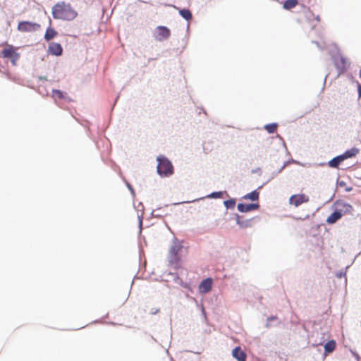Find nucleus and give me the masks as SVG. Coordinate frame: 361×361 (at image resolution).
Instances as JSON below:
<instances>
[{"instance_id": "9", "label": "nucleus", "mask_w": 361, "mask_h": 361, "mask_svg": "<svg viewBox=\"0 0 361 361\" xmlns=\"http://www.w3.org/2000/svg\"><path fill=\"white\" fill-rule=\"evenodd\" d=\"M238 211L240 212H248L253 210H257L259 207V204L258 203H252V204H243L239 203L237 206Z\"/></svg>"}, {"instance_id": "25", "label": "nucleus", "mask_w": 361, "mask_h": 361, "mask_svg": "<svg viewBox=\"0 0 361 361\" xmlns=\"http://www.w3.org/2000/svg\"><path fill=\"white\" fill-rule=\"evenodd\" d=\"M235 203V201L233 200H229L224 201V205L227 208H233V207H234Z\"/></svg>"}, {"instance_id": "14", "label": "nucleus", "mask_w": 361, "mask_h": 361, "mask_svg": "<svg viewBox=\"0 0 361 361\" xmlns=\"http://www.w3.org/2000/svg\"><path fill=\"white\" fill-rule=\"evenodd\" d=\"M236 222L241 228H247L252 226V219H245L240 216H237Z\"/></svg>"}, {"instance_id": "17", "label": "nucleus", "mask_w": 361, "mask_h": 361, "mask_svg": "<svg viewBox=\"0 0 361 361\" xmlns=\"http://www.w3.org/2000/svg\"><path fill=\"white\" fill-rule=\"evenodd\" d=\"M56 35H57V32L53 27H49L46 30V32L44 35V39L47 41H49V40L54 39Z\"/></svg>"}, {"instance_id": "24", "label": "nucleus", "mask_w": 361, "mask_h": 361, "mask_svg": "<svg viewBox=\"0 0 361 361\" xmlns=\"http://www.w3.org/2000/svg\"><path fill=\"white\" fill-rule=\"evenodd\" d=\"M306 16L307 18H308L309 19H310L311 18H313L314 19H315L317 22H319L320 21V16H314V13L311 11H308L307 13H306Z\"/></svg>"}, {"instance_id": "28", "label": "nucleus", "mask_w": 361, "mask_h": 361, "mask_svg": "<svg viewBox=\"0 0 361 361\" xmlns=\"http://www.w3.org/2000/svg\"><path fill=\"white\" fill-rule=\"evenodd\" d=\"M358 96L359 97H361V84L358 85Z\"/></svg>"}, {"instance_id": "27", "label": "nucleus", "mask_w": 361, "mask_h": 361, "mask_svg": "<svg viewBox=\"0 0 361 361\" xmlns=\"http://www.w3.org/2000/svg\"><path fill=\"white\" fill-rule=\"evenodd\" d=\"M343 207H345L346 208V211H348V212H350L352 209V207L350 204H343Z\"/></svg>"}, {"instance_id": "7", "label": "nucleus", "mask_w": 361, "mask_h": 361, "mask_svg": "<svg viewBox=\"0 0 361 361\" xmlns=\"http://www.w3.org/2000/svg\"><path fill=\"white\" fill-rule=\"evenodd\" d=\"M171 35L170 30L165 26H158L156 29L154 35L155 39L158 41H163L167 39Z\"/></svg>"}, {"instance_id": "5", "label": "nucleus", "mask_w": 361, "mask_h": 361, "mask_svg": "<svg viewBox=\"0 0 361 361\" xmlns=\"http://www.w3.org/2000/svg\"><path fill=\"white\" fill-rule=\"evenodd\" d=\"M334 64L338 75L344 73L349 66L347 59L341 54L334 59Z\"/></svg>"}, {"instance_id": "18", "label": "nucleus", "mask_w": 361, "mask_h": 361, "mask_svg": "<svg viewBox=\"0 0 361 361\" xmlns=\"http://www.w3.org/2000/svg\"><path fill=\"white\" fill-rule=\"evenodd\" d=\"M344 160H343V157H341V155H339V156H337L336 157H334V159H332L329 162V166L330 167H332V168H338V166H339V164L343 162Z\"/></svg>"}, {"instance_id": "10", "label": "nucleus", "mask_w": 361, "mask_h": 361, "mask_svg": "<svg viewBox=\"0 0 361 361\" xmlns=\"http://www.w3.org/2000/svg\"><path fill=\"white\" fill-rule=\"evenodd\" d=\"M212 279L207 278L203 280L199 286V290L202 293H207L209 292L212 287Z\"/></svg>"}, {"instance_id": "6", "label": "nucleus", "mask_w": 361, "mask_h": 361, "mask_svg": "<svg viewBox=\"0 0 361 361\" xmlns=\"http://www.w3.org/2000/svg\"><path fill=\"white\" fill-rule=\"evenodd\" d=\"M40 25L36 23L30 21H22L18 25V30L22 32H34L38 30Z\"/></svg>"}, {"instance_id": "30", "label": "nucleus", "mask_w": 361, "mask_h": 361, "mask_svg": "<svg viewBox=\"0 0 361 361\" xmlns=\"http://www.w3.org/2000/svg\"><path fill=\"white\" fill-rule=\"evenodd\" d=\"M359 76H360V78H361V69L360 70V72H359Z\"/></svg>"}, {"instance_id": "19", "label": "nucleus", "mask_w": 361, "mask_h": 361, "mask_svg": "<svg viewBox=\"0 0 361 361\" xmlns=\"http://www.w3.org/2000/svg\"><path fill=\"white\" fill-rule=\"evenodd\" d=\"M66 95L67 94L61 91V90H52V97L55 99H66Z\"/></svg>"}, {"instance_id": "2", "label": "nucleus", "mask_w": 361, "mask_h": 361, "mask_svg": "<svg viewBox=\"0 0 361 361\" xmlns=\"http://www.w3.org/2000/svg\"><path fill=\"white\" fill-rule=\"evenodd\" d=\"M157 172L161 176H169L173 173V167L171 162L164 157H157Z\"/></svg>"}, {"instance_id": "1", "label": "nucleus", "mask_w": 361, "mask_h": 361, "mask_svg": "<svg viewBox=\"0 0 361 361\" xmlns=\"http://www.w3.org/2000/svg\"><path fill=\"white\" fill-rule=\"evenodd\" d=\"M53 18L56 20L72 21L78 16V12L69 3L60 1L56 4L51 9Z\"/></svg>"}, {"instance_id": "12", "label": "nucleus", "mask_w": 361, "mask_h": 361, "mask_svg": "<svg viewBox=\"0 0 361 361\" xmlns=\"http://www.w3.org/2000/svg\"><path fill=\"white\" fill-rule=\"evenodd\" d=\"M232 355L238 361H246V353L240 348V347H235L232 350Z\"/></svg>"}, {"instance_id": "13", "label": "nucleus", "mask_w": 361, "mask_h": 361, "mask_svg": "<svg viewBox=\"0 0 361 361\" xmlns=\"http://www.w3.org/2000/svg\"><path fill=\"white\" fill-rule=\"evenodd\" d=\"M343 214L341 210L335 211L327 217L326 221L329 224H333L339 220L343 216Z\"/></svg>"}, {"instance_id": "4", "label": "nucleus", "mask_w": 361, "mask_h": 361, "mask_svg": "<svg viewBox=\"0 0 361 361\" xmlns=\"http://www.w3.org/2000/svg\"><path fill=\"white\" fill-rule=\"evenodd\" d=\"M182 245L175 240L169 250V258L171 263H176L180 260L179 252L182 249Z\"/></svg>"}, {"instance_id": "20", "label": "nucleus", "mask_w": 361, "mask_h": 361, "mask_svg": "<svg viewBox=\"0 0 361 361\" xmlns=\"http://www.w3.org/2000/svg\"><path fill=\"white\" fill-rule=\"evenodd\" d=\"M259 192H257V190H254V191L245 195L244 196V198L251 200L252 201H256V200H258V199H259Z\"/></svg>"}, {"instance_id": "15", "label": "nucleus", "mask_w": 361, "mask_h": 361, "mask_svg": "<svg viewBox=\"0 0 361 361\" xmlns=\"http://www.w3.org/2000/svg\"><path fill=\"white\" fill-rule=\"evenodd\" d=\"M359 152L360 149L358 148L353 147L348 150H346L343 154H341V157H343V160H345L347 159L355 157Z\"/></svg>"}, {"instance_id": "21", "label": "nucleus", "mask_w": 361, "mask_h": 361, "mask_svg": "<svg viewBox=\"0 0 361 361\" xmlns=\"http://www.w3.org/2000/svg\"><path fill=\"white\" fill-rule=\"evenodd\" d=\"M298 4V0H286L283 4L285 9H291L295 7Z\"/></svg>"}, {"instance_id": "29", "label": "nucleus", "mask_w": 361, "mask_h": 361, "mask_svg": "<svg viewBox=\"0 0 361 361\" xmlns=\"http://www.w3.org/2000/svg\"><path fill=\"white\" fill-rule=\"evenodd\" d=\"M276 319H277L276 317H271L268 318V322L275 320Z\"/></svg>"}, {"instance_id": "3", "label": "nucleus", "mask_w": 361, "mask_h": 361, "mask_svg": "<svg viewBox=\"0 0 361 361\" xmlns=\"http://www.w3.org/2000/svg\"><path fill=\"white\" fill-rule=\"evenodd\" d=\"M18 48L11 44H6L4 49L1 51L0 56L4 59L11 60V63L16 66L17 61L20 58V54L17 52Z\"/></svg>"}, {"instance_id": "11", "label": "nucleus", "mask_w": 361, "mask_h": 361, "mask_svg": "<svg viewBox=\"0 0 361 361\" xmlns=\"http://www.w3.org/2000/svg\"><path fill=\"white\" fill-rule=\"evenodd\" d=\"M49 52L52 55L61 56L63 52V49L59 43L51 42L49 44Z\"/></svg>"}, {"instance_id": "16", "label": "nucleus", "mask_w": 361, "mask_h": 361, "mask_svg": "<svg viewBox=\"0 0 361 361\" xmlns=\"http://www.w3.org/2000/svg\"><path fill=\"white\" fill-rule=\"evenodd\" d=\"M336 347V343L334 340L329 341L325 345H324V355H326L329 353H331Z\"/></svg>"}, {"instance_id": "8", "label": "nucleus", "mask_w": 361, "mask_h": 361, "mask_svg": "<svg viewBox=\"0 0 361 361\" xmlns=\"http://www.w3.org/2000/svg\"><path fill=\"white\" fill-rule=\"evenodd\" d=\"M308 201L309 197L305 194L293 195L289 199V203L295 207H298Z\"/></svg>"}, {"instance_id": "22", "label": "nucleus", "mask_w": 361, "mask_h": 361, "mask_svg": "<svg viewBox=\"0 0 361 361\" xmlns=\"http://www.w3.org/2000/svg\"><path fill=\"white\" fill-rule=\"evenodd\" d=\"M179 13L187 20H190L192 18V13L188 9H180Z\"/></svg>"}, {"instance_id": "26", "label": "nucleus", "mask_w": 361, "mask_h": 361, "mask_svg": "<svg viewBox=\"0 0 361 361\" xmlns=\"http://www.w3.org/2000/svg\"><path fill=\"white\" fill-rule=\"evenodd\" d=\"M221 196H222L221 192H214L210 195V197H214V198H219Z\"/></svg>"}, {"instance_id": "23", "label": "nucleus", "mask_w": 361, "mask_h": 361, "mask_svg": "<svg viewBox=\"0 0 361 361\" xmlns=\"http://www.w3.org/2000/svg\"><path fill=\"white\" fill-rule=\"evenodd\" d=\"M264 128L267 130L269 133H274L277 128V124L276 123H270L267 124L264 126Z\"/></svg>"}]
</instances>
